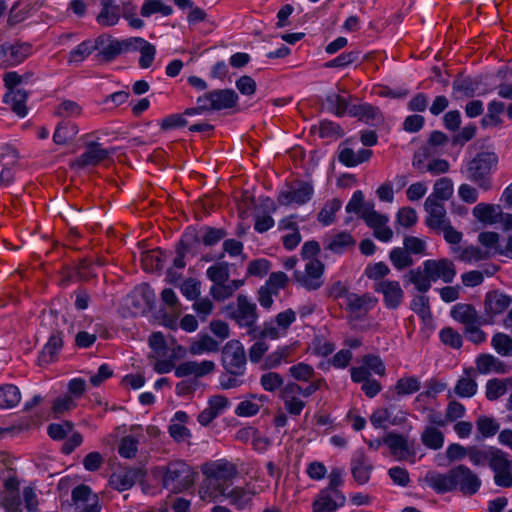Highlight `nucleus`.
Listing matches in <instances>:
<instances>
[{"label": "nucleus", "mask_w": 512, "mask_h": 512, "mask_svg": "<svg viewBox=\"0 0 512 512\" xmlns=\"http://www.w3.org/2000/svg\"><path fill=\"white\" fill-rule=\"evenodd\" d=\"M204 480L200 489V496L209 502H221L223 493L231 486L230 481L237 475L236 466L226 460L210 461L202 465Z\"/></svg>", "instance_id": "1"}, {"label": "nucleus", "mask_w": 512, "mask_h": 512, "mask_svg": "<svg viewBox=\"0 0 512 512\" xmlns=\"http://www.w3.org/2000/svg\"><path fill=\"white\" fill-rule=\"evenodd\" d=\"M429 485L438 493L459 490L465 496L476 494L481 487L478 474L464 464L451 468L447 473H434L427 477Z\"/></svg>", "instance_id": "2"}, {"label": "nucleus", "mask_w": 512, "mask_h": 512, "mask_svg": "<svg viewBox=\"0 0 512 512\" xmlns=\"http://www.w3.org/2000/svg\"><path fill=\"white\" fill-rule=\"evenodd\" d=\"M42 326L50 330V336L42 350L41 358L45 362H50L63 347L62 334L69 325L65 315L51 310L43 315Z\"/></svg>", "instance_id": "3"}, {"label": "nucleus", "mask_w": 512, "mask_h": 512, "mask_svg": "<svg viewBox=\"0 0 512 512\" xmlns=\"http://www.w3.org/2000/svg\"><path fill=\"white\" fill-rule=\"evenodd\" d=\"M498 157L493 152H482L477 154L467 166L468 178L476 183L481 189L490 190L491 172L496 167Z\"/></svg>", "instance_id": "4"}, {"label": "nucleus", "mask_w": 512, "mask_h": 512, "mask_svg": "<svg viewBox=\"0 0 512 512\" xmlns=\"http://www.w3.org/2000/svg\"><path fill=\"white\" fill-rule=\"evenodd\" d=\"M224 311L225 315L240 327L247 328L249 332L253 331L258 319L257 307L247 296L239 294L236 303H229Z\"/></svg>", "instance_id": "5"}, {"label": "nucleus", "mask_w": 512, "mask_h": 512, "mask_svg": "<svg viewBox=\"0 0 512 512\" xmlns=\"http://www.w3.org/2000/svg\"><path fill=\"white\" fill-rule=\"evenodd\" d=\"M221 364L229 375L243 376L246 371L247 356L242 343L228 341L221 349Z\"/></svg>", "instance_id": "6"}, {"label": "nucleus", "mask_w": 512, "mask_h": 512, "mask_svg": "<svg viewBox=\"0 0 512 512\" xmlns=\"http://www.w3.org/2000/svg\"><path fill=\"white\" fill-rule=\"evenodd\" d=\"M193 483L191 467L183 461L168 464L163 476V486L170 492L179 493L188 489Z\"/></svg>", "instance_id": "7"}, {"label": "nucleus", "mask_w": 512, "mask_h": 512, "mask_svg": "<svg viewBox=\"0 0 512 512\" xmlns=\"http://www.w3.org/2000/svg\"><path fill=\"white\" fill-rule=\"evenodd\" d=\"M489 468L494 473L493 480L496 486L512 487V458L507 452L500 450L490 463Z\"/></svg>", "instance_id": "8"}, {"label": "nucleus", "mask_w": 512, "mask_h": 512, "mask_svg": "<svg viewBox=\"0 0 512 512\" xmlns=\"http://www.w3.org/2000/svg\"><path fill=\"white\" fill-rule=\"evenodd\" d=\"M113 153L114 149H105L100 143L91 141L86 144L85 151L71 163V167L83 169L87 166H96Z\"/></svg>", "instance_id": "9"}, {"label": "nucleus", "mask_w": 512, "mask_h": 512, "mask_svg": "<svg viewBox=\"0 0 512 512\" xmlns=\"http://www.w3.org/2000/svg\"><path fill=\"white\" fill-rule=\"evenodd\" d=\"M323 272V263L317 259H311L306 263L305 271H295L294 277L307 290H317L323 285Z\"/></svg>", "instance_id": "10"}, {"label": "nucleus", "mask_w": 512, "mask_h": 512, "mask_svg": "<svg viewBox=\"0 0 512 512\" xmlns=\"http://www.w3.org/2000/svg\"><path fill=\"white\" fill-rule=\"evenodd\" d=\"M209 111L232 109L238 103V94L233 89H215L204 93Z\"/></svg>", "instance_id": "11"}, {"label": "nucleus", "mask_w": 512, "mask_h": 512, "mask_svg": "<svg viewBox=\"0 0 512 512\" xmlns=\"http://www.w3.org/2000/svg\"><path fill=\"white\" fill-rule=\"evenodd\" d=\"M423 266L433 282L441 279L444 283H451L456 276L455 264L447 258L428 259L423 262Z\"/></svg>", "instance_id": "12"}, {"label": "nucleus", "mask_w": 512, "mask_h": 512, "mask_svg": "<svg viewBox=\"0 0 512 512\" xmlns=\"http://www.w3.org/2000/svg\"><path fill=\"white\" fill-rule=\"evenodd\" d=\"M373 289L383 296V302L388 309H397L404 299V291L398 281H378L374 283Z\"/></svg>", "instance_id": "13"}, {"label": "nucleus", "mask_w": 512, "mask_h": 512, "mask_svg": "<svg viewBox=\"0 0 512 512\" xmlns=\"http://www.w3.org/2000/svg\"><path fill=\"white\" fill-rule=\"evenodd\" d=\"M376 303L377 299L368 293L358 295L351 292L345 300V308L353 319H361Z\"/></svg>", "instance_id": "14"}, {"label": "nucleus", "mask_w": 512, "mask_h": 512, "mask_svg": "<svg viewBox=\"0 0 512 512\" xmlns=\"http://www.w3.org/2000/svg\"><path fill=\"white\" fill-rule=\"evenodd\" d=\"M200 244L199 234L196 229L189 228L183 234L176 247V257L173 266L177 269H183L186 265L184 258L187 254H195V248Z\"/></svg>", "instance_id": "15"}, {"label": "nucleus", "mask_w": 512, "mask_h": 512, "mask_svg": "<svg viewBox=\"0 0 512 512\" xmlns=\"http://www.w3.org/2000/svg\"><path fill=\"white\" fill-rule=\"evenodd\" d=\"M190 416L185 411H177L170 420L168 434L176 443H189L192 432L186 426Z\"/></svg>", "instance_id": "16"}, {"label": "nucleus", "mask_w": 512, "mask_h": 512, "mask_svg": "<svg viewBox=\"0 0 512 512\" xmlns=\"http://www.w3.org/2000/svg\"><path fill=\"white\" fill-rule=\"evenodd\" d=\"M407 421V414L401 410L395 411L393 406L376 409L370 416V422L376 428H386L390 425H402Z\"/></svg>", "instance_id": "17"}, {"label": "nucleus", "mask_w": 512, "mask_h": 512, "mask_svg": "<svg viewBox=\"0 0 512 512\" xmlns=\"http://www.w3.org/2000/svg\"><path fill=\"white\" fill-rule=\"evenodd\" d=\"M143 477L144 472L141 468H124L110 476L109 484L115 490L125 491L132 488Z\"/></svg>", "instance_id": "18"}, {"label": "nucleus", "mask_w": 512, "mask_h": 512, "mask_svg": "<svg viewBox=\"0 0 512 512\" xmlns=\"http://www.w3.org/2000/svg\"><path fill=\"white\" fill-rule=\"evenodd\" d=\"M424 209L428 214L425 219V224L429 228L440 232L441 227L449 223L444 203L433 201L432 198H426Z\"/></svg>", "instance_id": "19"}, {"label": "nucleus", "mask_w": 512, "mask_h": 512, "mask_svg": "<svg viewBox=\"0 0 512 512\" xmlns=\"http://www.w3.org/2000/svg\"><path fill=\"white\" fill-rule=\"evenodd\" d=\"M97 57L104 62H110L123 53L122 42L108 34H102L96 39Z\"/></svg>", "instance_id": "20"}, {"label": "nucleus", "mask_w": 512, "mask_h": 512, "mask_svg": "<svg viewBox=\"0 0 512 512\" xmlns=\"http://www.w3.org/2000/svg\"><path fill=\"white\" fill-rule=\"evenodd\" d=\"M512 303V298L498 290H493L485 295L484 310L485 314L492 322L493 317L503 313Z\"/></svg>", "instance_id": "21"}, {"label": "nucleus", "mask_w": 512, "mask_h": 512, "mask_svg": "<svg viewBox=\"0 0 512 512\" xmlns=\"http://www.w3.org/2000/svg\"><path fill=\"white\" fill-rule=\"evenodd\" d=\"M450 315L455 321L463 324L464 328L476 323H491L488 318L480 316L473 305L466 303L454 305Z\"/></svg>", "instance_id": "22"}, {"label": "nucleus", "mask_w": 512, "mask_h": 512, "mask_svg": "<svg viewBox=\"0 0 512 512\" xmlns=\"http://www.w3.org/2000/svg\"><path fill=\"white\" fill-rule=\"evenodd\" d=\"M215 370V363L210 360L202 362L186 361L175 368V376L178 378L194 376L195 378L204 377Z\"/></svg>", "instance_id": "23"}, {"label": "nucleus", "mask_w": 512, "mask_h": 512, "mask_svg": "<svg viewBox=\"0 0 512 512\" xmlns=\"http://www.w3.org/2000/svg\"><path fill=\"white\" fill-rule=\"evenodd\" d=\"M255 494L256 491L249 485H246L245 487H232L231 485L223 493V499H228L229 504L234 506L236 509L243 510L251 505Z\"/></svg>", "instance_id": "24"}, {"label": "nucleus", "mask_w": 512, "mask_h": 512, "mask_svg": "<svg viewBox=\"0 0 512 512\" xmlns=\"http://www.w3.org/2000/svg\"><path fill=\"white\" fill-rule=\"evenodd\" d=\"M313 192L311 184L302 182L292 187L291 190L280 193L278 201L281 205H290L292 203L302 205L311 199Z\"/></svg>", "instance_id": "25"}, {"label": "nucleus", "mask_w": 512, "mask_h": 512, "mask_svg": "<svg viewBox=\"0 0 512 512\" xmlns=\"http://www.w3.org/2000/svg\"><path fill=\"white\" fill-rule=\"evenodd\" d=\"M385 444L388 446L391 454L397 460H404L410 455L408 440L401 434L390 432L381 440H377V446Z\"/></svg>", "instance_id": "26"}, {"label": "nucleus", "mask_w": 512, "mask_h": 512, "mask_svg": "<svg viewBox=\"0 0 512 512\" xmlns=\"http://www.w3.org/2000/svg\"><path fill=\"white\" fill-rule=\"evenodd\" d=\"M349 115L369 125H377L383 121L380 109L368 103L351 105Z\"/></svg>", "instance_id": "27"}, {"label": "nucleus", "mask_w": 512, "mask_h": 512, "mask_svg": "<svg viewBox=\"0 0 512 512\" xmlns=\"http://www.w3.org/2000/svg\"><path fill=\"white\" fill-rule=\"evenodd\" d=\"M356 245V240L346 231L339 232L324 240V249L334 254H343L352 250Z\"/></svg>", "instance_id": "28"}, {"label": "nucleus", "mask_w": 512, "mask_h": 512, "mask_svg": "<svg viewBox=\"0 0 512 512\" xmlns=\"http://www.w3.org/2000/svg\"><path fill=\"white\" fill-rule=\"evenodd\" d=\"M372 469V464L362 452L357 453L351 460V473L359 485L369 481Z\"/></svg>", "instance_id": "29"}, {"label": "nucleus", "mask_w": 512, "mask_h": 512, "mask_svg": "<svg viewBox=\"0 0 512 512\" xmlns=\"http://www.w3.org/2000/svg\"><path fill=\"white\" fill-rule=\"evenodd\" d=\"M293 354V347L285 345L279 347L276 351L268 354L260 365V369L264 371H271L278 368L282 363H290Z\"/></svg>", "instance_id": "30"}, {"label": "nucleus", "mask_w": 512, "mask_h": 512, "mask_svg": "<svg viewBox=\"0 0 512 512\" xmlns=\"http://www.w3.org/2000/svg\"><path fill=\"white\" fill-rule=\"evenodd\" d=\"M8 92L4 96V102L10 105L13 112L18 116L24 117L27 114L26 100L28 91L22 88H7Z\"/></svg>", "instance_id": "31"}, {"label": "nucleus", "mask_w": 512, "mask_h": 512, "mask_svg": "<svg viewBox=\"0 0 512 512\" xmlns=\"http://www.w3.org/2000/svg\"><path fill=\"white\" fill-rule=\"evenodd\" d=\"M475 370L473 368H465L464 376L460 377L454 387V393L462 398H471L476 392L478 385L474 379Z\"/></svg>", "instance_id": "32"}, {"label": "nucleus", "mask_w": 512, "mask_h": 512, "mask_svg": "<svg viewBox=\"0 0 512 512\" xmlns=\"http://www.w3.org/2000/svg\"><path fill=\"white\" fill-rule=\"evenodd\" d=\"M500 450L501 449L494 446H488L485 448H481L476 445L469 446L468 459L474 466H484L486 464L490 466V463L493 461L495 456H497Z\"/></svg>", "instance_id": "33"}, {"label": "nucleus", "mask_w": 512, "mask_h": 512, "mask_svg": "<svg viewBox=\"0 0 512 512\" xmlns=\"http://www.w3.org/2000/svg\"><path fill=\"white\" fill-rule=\"evenodd\" d=\"M72 501L77 509L90 508L91 505H100L98 496L92 493L89 486L81 484L72 490Z\"/></svg>", "instance_id": "34"}, {"label": "nucleus", "mask_w": 512, "mask_h": 512, "mask_svg": "<svg viewBox=\"0 0 512 512\" xmlns=\"http://www.w3.org/2000/svg\"><path fill=\"white\" fill-rule=\"evenodd\" d=\"M220 349V344L208 334H202L197 340L191 342L189 353L191 355H201L204 353H215Z\"/></svg>", "instance_id": "35"}, {"label": "nucleus", "mask_w": 512, "mask_h": 512, "mask_svg": "<svg viewBox=\"0 0 512 512\" xmlns=\"http://www.w3.org/2000/svg\"><path fill=\"white\" fill-rule=\"evenodd\" d=\"M17 159L18 155L15 151L0 155V187L12 182L14 177L13 167Z\"/></svg>", "instance_id": "36"}, {"label": "nucleus", "mask_w": 512, "mask_h": 512, "mask_svg": "<svg viewBox=\"0 0 512 512\" xmlns=\"http://www.w3.org/2000/svg\"><path fill=\"white\" fill-rule=\"evenodd\" d=\"M476 368L480 374H487L490 371L506 373L504 363L491 354L479 355L476 359Z\"/></svg>", "instance_id": "37"}, {"label": "nucleus", "mask_w": 512, "mask_h": 512, "mask_svg": "<svg viewBox=\"0 0 512 512\" xmlns=\"http://www.w3.org/2000/svg\"><path fill=\"white\" fill-rule=\"evenodd\" d=\"M479 82L471 77H457L452 84L455 98H471L475 95Z\"/></svg>", "instance_id": "38"}, {"label": "nucleus", "mask_w": 512, "mask_h": 512, "mask_svg": "<svg viewBox=\"0 0 512 512\" xmlns=\"http://www.w3.org/2000/svg\"><path fill=\"white\" fill-rule=\"evenodd\" d=\"M21 400V393L17 386L5 384L0 386V410L12 409L16 407Z\"/></svg>", "instance_id": "39"}, {"label": "nucleus", "mask_w": 512, "mask_h": 512, "mask_svg": "<svg viewBox=\"0 0 512 512\" xmlns=\"http://www.w3.org/2000/svg\"><path fill=\"white\" fill-rule=\"evenodd\" d=\"M452 251L457 254L458 260L465 263L478 262L489 257V252L483 251L479 247L473 245L465 248L457 246L452 248Z\"/></svg>", "instance_id": "40"}, {"label": "nucleus", "mask_w": 512, "mask_h": 512, "mask_svg": "<svg viewBox=\"0 0 512 512\" xmlns=\"http://www.w3.org/2000/svg\"><path fill=\"white\" fill-rule=\"evenodd\" d=\"M340 500L335 498L329 491H320L313 502V512H335L338 507L343 506Z\"/></svg>", "instance_id": "41"}, {"label": "nucleus", "mask_w": 512, "mask_h": 512, "mask_svg": "<svg viewBox=\"0 0 512 512\" xmlns=\"http://www.w3.org/2000/svg\"><path fill=\"white\" fill-rule=\"evenodd\" d=\"M78 132L79 129L75 123L61 122L57 125L55 129L53 141L57 145H64L69 141H72L76 137Z\"/></svg>", "instance_id": "42"}, {"label": "nucleus", "mask_w": 512, "mask_h": 512, "mask_svg": "<svg viewBox=\"0 0 512 512\" xmlns=\"http://www.w3.org/2000/svg\"><path fill=\"white\" fill-rule=\"evenodd\" d=\"M505 110V104L500 101L493 100L488 104L487 114L481 119V125L483 127L489 126H500L503 120L500 115Z\"/></svg>", "instance_id": "43"}, {"label": "nucleus", "mask_w": 512, "mask_h": 512, "mask_svg": "<svg viewBox=\"0 0 512 512\" xmlns=\"http://www.w3.org/2000/svg\"><path fill=\"white\" fill-rule=\"evenodd\" d=\"M243 284V280H232L229 283L212 285L210 294L215 300L223 301L231 297Z\"/></svg>", "instance_id": "44"}, {"label": "nucleus", "mask_w": 512, "mask_h": 512, "mask_svg": "<svg viewBox=\"0 0 512 512\" xmlns=\"http://www.w3.org/2000/svg\"><path fill=\"white\" fill-rule=\"evenodd\" d=\"M424 446L432 450H439L444 445V434L434 426H427L421 434Z\"/></svg>", "instance_id": "45"}, {"label": "nucleus", "mask_w": 512, "mask_h": 512, "mask_svg": "<svg viewBox=\"0 0 512 512\" xmlns=\"http://www.w3.org/2000/svg\"><path fill=\"white\" fill-rule=\"evenodd\" d=\"M453 194L452 180L446 177L438 179L434 184L433 193L427 198L433 201L442 202L448 200Z\"/></svg>", "instance_id": "46"}, {"label": "nucleus", "mask_w": 512, "mask_h": 512, "mask_svg": "<svg viewBox=\"0 0 512 512\" xmlns=\"http://www.w3.org/2000/svg\"><path fill=\"white\" fill-rule=\"evenodd\" d=\"M407 276L409 282L412 283L419 292L426 293L431 288L432 279H430L429 274H427L424 268L421 269L418 267L411 269Z\"/></svg>", "instance_id": "47"}, {"label": "nucleus", "mask_w": 512, "mask_h": 512, "mask_svg": "<svg viewBox=\"0 0 512 512\" xmlns=\"http://www.w3.org/2000/svg\"><path fill=\"white\" fill-rule=\"evenodd\" d=\"M202 235L199 236L200 243L211 247L219 243L227 236V231L223 228L204 226L201 228Z\"/></svg>", "instance_id": "48"}, {"label": "nucleus", "mask_w": 512, "mask_h": 512, "mask_svg": "<svg viewBox=\"0 0 512 512\" xmlns=\"http://www.w3.org/2000/svg\"><path fill=\"white\" fill-rule=\"evenodd\" d=\"M172 12V7L166 5L162 0H145L140 10V14L143 17H150L155 13H160L163 16H169Z\"/></svg>", "instance_id": "49"}, {"label": "nucleus", "mask_w": 512, "mask_h": 512, "mask_svg": "<svg viewBox=\"0 0 512 512\" xmlns=\"http://www.w3.org/2000/svg\"><path fill=\"white\" fill-rule=\"evenodd\" d=\"M491 346L503 357L512 356V338L505 333H495L491 339Z\"/></svg>", "instance_id": "50"}, {"label": "nucleus", "mask_w": 512, "mask_h": 512, "mask_svg": "<svg viewBox=\"0 0 512 512\" xmlns=\"http://www.w3.org/2000/svg\"><path fill=\"white\" fill-rule=\"evenodd\" d=\"M207 277L214 284L218 285L225 283L229 280V265L226 262H218L210 266L206 271Z\"/></svg>", "instance_id": "51"}, {"label": "nucleus", "mask_w": 512, "mask_h": 512, "mask_svg": "<svg viewBox=\"0 0 512 512\" xmlns=\"http://www.w3.org/2000/svg\"><path fill=\"white\" fill-rule=\"evenodd\" d=\"M421 383L415 376L402 377L397 380L394 390L398 396H406L419 391Z\"/></svg>", "instance_id": "52"}, {"label": "nucleus", "mask_w": 512, "mask_h": 512, "mask_svg": "<svg viewBox=\"0 0 512 512\" xmlns=\"http://www.w3.org/2000/svg\"><path fill=\"white\" fill-rule=\"evenodd\" d=\"M341 205L342 202L337 198L328 201L318 213V221L324 226L332 224L335 221V214L340 210Z\"/></svg>", "instance_id": "53"}, {"label": "nucleus", "mask_w": 512, "mask_h": 512, "mask_svg": "<svg viewBox=\"0 0 512 512\" xmlns=\"http://www.w3.org/2000/svg\"><path fill=\"white\" fill-rule=\"evenodd\" d=\"M343 472L339 468H333L329 474V483L328 486L322 491H329L332 496L338 498L340 500V504L345 503V496L338 490V487L342 485Z\"/></svg>", "instance_id": "54"}, {"label": "nucleus", "mask_w": 512, "mask_h": 512, "mask_svg": "<svg viewBox=\"0 0 512 512\" xmlns=\"http://www.w3.org/2000/svg\"><path fill=\"white\" fill-rule=\"evenodd\" d=\"M9 51L10 60L12 61V66H14L23 62L32 53V46L26 42L9 43Z\"/></svg>", "instance_id": "55"}, {"label": "nucleus", "mask_w": 512, "mask_h": 512, "mask_svg": "<svg viewBox=\"0 0 512 512\" xmlns=\"http://www.w3.org/2000/svg\"><path fill=\"white\" fill-rule=\"evenodd\" d=\"M289 375L295 381L309 382L315 375L314 368L304 362H299L295 365H292L289 370Z\"/></svg>", "instance_id": "56"}, {"label": "nucleus", "mask_w": 512, "mask_h": 512, "mask_svg": "<svg viewBox=\"0 0 512 512\" xmlns=\"http://www.w3.org/2000/svg\"><path fill=\"white\" fill-rule=\"evenodd\" d=\"M142 266L146 271L160 270L164 266L163 254L160 250H152L143 253Z\"/></svg>", "instance_id": "57"}, {"label": "nucleus", "mask_w": 512, "mask_h": 512, "mask_svg": "<svg viewBox=\"0 0 512 512\" xmlns=\"http://www.w3.org/2000/svg\"><path fill=\"white\" fill-rule=\"evenodd\" d=\"M389 259L392 262L393 266L398 270L410 267L414 263V260L411 257V255L404 248L401 247H396L392 249L389 254Z\"/></svg>", "instance_id": "58"}, {"label": "nucleus", "mask_w": 512, "mask_h": 512, "mask_svg": "<svg viewBox=\"0 0 512 512\" xmlns=\"http://www.w3.org/2000/svg\"><path fill=\"white\" fill-rule=\"evenodd\" d=\"M476 426L483 438L494 436L500 429L499 423L494 418L484 415L478 417Z\"/></svg>", "instance_id": "59"}, {"label": "nucleus", "mask_w": 512, "mask_h": 512, "mask_svg": "<svg viewBox=\"0 0 512 512\" xmlns=\"http://www.w3.org/2000/svg\"><path fill=\"white\" fill-rule=\"evenodd\" d=\"M326 103L328 109L335 113L337 116L341 117L345 115V113L349 114V105L347 98L338 95V94H330L326 98Z\"/></svg>", "instance_id": "60"}, {"label": "nucleus", "mask_w": 512, "mask_h": 512, "mask_svg": "<svg viewBox=\"0 0 512 512\" xmlns=\"http://www.w3.org/2000/svg\"><path fill=\"white\" fill-rule=\"evenodd\" d=\"M260 385L267 392H275L284 385L283 377L273 371H268L261 375Z\"/></svg>", "instance_id": "61"}, {"label": "nucleus", "mask_w": 512, "mask_h": 512, "mask_svg": "<svg viewBox=\"0 0 512 512\" xmlns=\"http://www.w3.org/2000/svg\"><path fill=\"white\" fill-rule=\"evenodd\" d=\"M138 439L134 436L127 435L120 441L118 453L121 457L131 459L134 458L138 451Z\"/></svg>", "instance_id": "62"}, {"label": "nucleus", "mask_w": 512, "mask_h": 512, "mask_svg": "<svg viewBox=\"0 0 512 512\" xmlns=\"http://www.w3.org/2000/svg\"><path fill=\"white\" fill-rule=\"evenodd\" d=\"M81 114L82 107L72 100H63L55 109V115L62 118L78 117Z\"/></svg>", "instance_id": "63"}, {"label": "nucleus", "mask_w": 512, "mask_h": 512, "mask_svg": "<svg viewBox=\"0 0 512 512\" xmlns=\"http://www.w3.org/2000/svg\"><path fill=\"white\" fill-rule=\"evenodd\" d=\"M94 50H96V40L94 43L91 41H83L69 54V62H81L88 57Z\"/></svg>", "instance_id": "64"}]
</instances>
